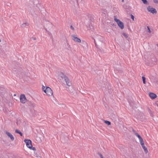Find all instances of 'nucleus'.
<instances>
[{
    "label": "nucleus",
    "instance_id": "1",
    "mask_svg": "<svg viewBox=\"0 0 158 158\" xmlns=\"http://www.w3.org/2000/svg\"><path fill=\"white\" fill-rule=\"evenodd\" d=\"M42 88L43 90L47 95L51 96L53 95V93L52 90L50 87H48L45 88V87L43 85Z\"/></svg>",
    "mask_w": 158,
    "mask_h": 158
},
{
    "label": "nucleus",
    "instance_id": "2",
    "mask_svg": "<svg viewBox=\"0 0 158 158\" xmlns=\"http://www.w3.org/2000/svg\"><path fill=\"white\" fill-rule=\"evenodd\" d=\"M59 76L62 79H64L66 85L68 86H70L71 85V83H70L68 77L62 72H61L59 74Z\"/></svg>",
    "mask_w": 158,
    "mask_h": 158
},
{
    "label": "nucleus",
    "instance_id": "3",
    "mask_svg": "<svg viewBox=\"0 0 158 158\" xmlns=\"http://www.w3.org/2000/svg\"><path fill=\"white\" fill-rule=\"evenodd\" d=\"M114 21L117 22L118 26L121 29H123L124 28V24L119 19L117 18H115Z\"/></svg>",
    "mask_w": 158,
    "mask_h": 158
},
{
    "label": "nucleus",
    "instance_id": "4",
    "mask_svg": "<svg viewBox=\"0 0 158 158\" xmlns=\"http://www.w3.org/2000/svg\"><path fill=\"white\" fill-rule=\"evenodd\" d=\"M26 100L27 99L25 95H21L20 96V101L22 103H25L26 102Z\"/></svg>",
    "mask_w": 158,
    "mask_h": 158
},
{
    "label": "nucleus",
    "instance_id": "5",
    "mask_svg": "<svg viewBox=\"0 0 158 158\" xmlns=\"http://www.w3.org/2000/svg\"><path fill=\"white\" fill-rule=\"evenodd\" d=\"M24 142L26 143L27 146L29 148L32 146L31 141L30 139H25Z\"/></svg>",
    "mask_w": 158,
    "mask_h": 158
},
{
    "label": "nucleus",
    "instance_id": "6",
    "mask_svg": "<svg viewBox=\"0 0 158 158\" xmlns=\"http://www.w3.org/2000/svg\"><path fill=\"white\" fill-rule=\"evenodd\" d=\"M147 10L149 12L152 14L156 13H157V11L155 8H151L150 6H149L148 7Z\"/></svg>",
    "mask_w": 158,
    "mask_h": 158
},
{
    "label": "nucleus",
    "instance_id": "7",
    "mask_svg": "<svg viewBox=\"0 0 158 158\" xmlns=\"http://www.w3.org/2000/svg\"><path fill=\"white\" fill-rule=\"evenodd\" d=\"M72 39L75 42L78 43L81 42V40L77 37L75 35H72Z\"/></svg>",
    "mask_w": 158,
    "mask_h": 158
},
{
    "label": "nucleus",
    "instance_id": "8",
    "mask_svg": "<svg viewBox=\"0 0 158 158\" xmlns=\"http://www.w3.org/2000/svg\"><path fill=\"white\" fill-rule=\"evenodd\" d=\"M5 133L6 135L10 138L12 141H13L14 139V138L13 135L10 132L8 131H6Z\"/></svg>",
    "mask_w": 158,
    "mask_h": 158
},
{
    "label": "nucleus",
    "instance_id": "9",
    "mask_svg": "<svg viewBox=\"0 0 158 158\" xmlns=\"http://www.w3.org/2000/svg\"><path fill=\"white\" fill-rule=\"evenodd\" d=\"M149 95L151 99H153L157 97L156 94L153 93H150Z\"/></svg>",
    "mask_w": 158,
    "mask_h": 158
},
{
    "label": "nucleus",
    "instance_id": "10",
    "mask_svg": "<svg viewBox=\"0 0 158 158\" xmlns=\"http://www.w3.org/2000/svg\"><path fill=\"white\" fill-rule=\"evenodd\" d=\"M53 25L51 23L48 22L46 23V27L49 30H50V29L53 27Z\"/></svg>",
    "mask_w": 158,
    "mask_h": 158
},
{
    "label": "nucleus",
    "instance_id": "11",
    "mask_svg": "<svg viewBox=\"0 0 158 158\" xmlns=\"http://www.w3.org/2000/svg\"><path fill=\"white\" fill-rule=\"evenodd\" d=\"M5 89L2 87H0V95H3L5 93Z\"/></svg>",
    "mask_w": 158,
    "mask_h": 158
},
{
    "label": "nucleus",
    "instance_id": "12",
    "mask_svg": "<svg viewBox=\"0 0 158 158\" xmlns=\"http://www.w3.org/2000/svg\"><path fill=\"white\" fill-rule=\"evenodd\" d=\"M148 112H149L150 116L153 117L154 116V113L153 112L151 111L149 109H148Z\"/></svg>",
    "mask_w": 158,
    "mask_h": 158
},
{
    "label": "nucleus",
    "instance_id": "13",
    "mask_svg": "<svg viewBox=\"0 0 158 158\" xmlns=\"http://www.w3.org/2000/svg\"><path fill=\"white\" fill-rule=\"evenodd\" d=\"M15 132L16 133H18V134H19L20 135V136H23V133L21 132H20V131H19V130H18V129H16L15 130Z\"/></svg>",
    "mask_w": 158,
    "mask_h": 158
},
{
    "label": "nucleus",
    "instance_id": "14",
    "mask_svg": "<svg viewBox=\"0 0 158 158\" xmlns=\"http://www.w3.org/2000/svg\"><path fill=\"white\" fill-rule=\"evenodd\" d=\"M142 148L144 149L145 153L147 154L148 152L147 148L145 146L143 147Z\"/></svg>",
    "mask_w": 158,
    "mask_h": 158
},
{
    "label": "nucleus",
    "instance_id": "15",
    "mask_svg": "<svg viewBox=\"0 0 158 158\" xmlns=\"http://www.w3.org/2000/svg\"><path fill=\"white\" fill-rule=\"evenodd\" d=\"M29 25V24L28 23H26L22 24L21 25V27H25L26 26H28Z\"/></svg>",
    "mask_w": 158,
    "mask_h": 158
},
{
    "label": "nucleus",
    "instance_id": "16",
    "mask_svg": "<svg viewBox=\"0 0 158 158\" xmlns=\"http://www.w3.org/2000/svg\"><path fill=\"white\" fill-rule=\"evenodd\" d=\"M81 44H82V46L84 47L86 45H87L86 43L84 41H82L81 42Z\"/></svg>",
    "mask_w": 158,
    "mask_h": 158
},
{
    "label": "nucleus",
    "instance_id": "17",
    "mask_svg": "<svg viewBox=\"0 0 158 158\" xmlns=\"http://www.w3.org/2000/svg\"><path fill=\"white\" fill-rule=\"evenodd\" d=\"M104 122L106 124L108 125H110L111 124V123L110 122L108 121H107V120H105L104 121Z\"/></svg>",
    "mask_w": 158,
    "mask_h": 158
},
{
    "label": "nucleus",
    "instance_id": "18",
    "mask_svg": "<svg viewBox=\"0 0 158 158\" xmlns=\"http://www.w3.org/2000/svg\"><path fill=\"white\" fill-rule=\"evenodd\" d=\"M142 79L143 80V83L144 84H145L146 83V81H145L146 78H145V77L144 76H143L142 77Z\"/></svg>",
    "mask_w": 158,
    "mask_h": 158
},
{
    "label": "nucleus",
    "instance_id": "19",
    "mask_svg": "<svg viewBox=\"0 0 158 158\" xmlns=\"http://www.w3.org/2000/svg\"><path fill=\"white\" fill-rule=\"evenodd\" d=\"M135 135L138 137L139 139L142 138L141 136L138 133H135Z\"/></svg>",
    "mask_w": 158,
    "mask_h": 158
},
{
    "label": "nucleus",
    "instance_id": "20",
    "mask_svg": "<svg viewBox=\"0 0 158 158\" xmlns=\"http://www.w3.org/2000/svg\"><path fill=\"white\" fill-rule=\"evenodd\" d=\"M29 148L34 151H35L36 150L35 147H32V145Z\"/></svg>",
    "mask_w": 158,
    "mask_h": 158
},
{
    "label": "nucleus",
    "instance_id": "21",
    "mask_svg": "<svg viewBox=\"0 0 158 158\" xmlns=\"http://www.w3.org/2000/svg\"><path fill=\"white\" fill-rule=\"evenodd\" d=\"M139 142H140V144L144 143L143 139L142 138L141 139H139Z\"/></svg>",
    "mask_w": 158,
    "mask_h": 158
},
{
    "label": "nucleus",
    "instance_id": "22",
    "mask_svg": "<svg viewBox=\"0 0 158 158\" xmlns=\"http://www.w3.org/2000/svg\"><path fill=\"white\" fill-rule=\"evenodd\" d=\"M123 35L126 38H127L128 37L126 33H123Z\"/></svg>",
    "mask_w": 158,
    "mask_h": 158
},
{
    "label": "nucleus",
    "instance_id": "23",
    "mask_svg": "<svg viewBox=\"0 0 158 158\" xmlns=\"http://www.w3.org/2000/svg\"><path fill=\"white\" fill-rule=\"evenodd\" d=\"M98 154L99 155L101 158H103V156L101 154L98 153Z\"/></svg>",
    "mask_w": 158,
    "mask_h": 158
},
{
    "label": "nucleus",
    "instance_id": "24",
    "mask_svg": "<svg viewBox=\"0 0 158 158\" xmlns=\"http://www.w3.org/2000/svg\"><path fill=\"white\" fill-rule=\"evenodd\" d=\"M131 18L133 20H134V16L132 15L131 14Z\"/></svg>",
    "mask_w": 158,
    "mask_h": 158
},
{
    "label": "nucleus",
    "instance_id": "25",
    "mask_svg": "<svg viewBox=\"0 0 158 158\" xmlns=\"http://www.w3.org/2000/svg\"><path fill=\"white\" fill-rule=\"evenodd\" d=\"M147 29H148V32L149 33H150L151 31L150 30V29L149 27H147Z\"/></svg>",
    "mask_w": 158,
    "mask_h": 158
},
{
    "label": "nucleus",
    "instance_id": "26",
    "mask_svg": "<svg viewBox=\"0 0 158 158\" xmlns=\"http://www.w3.org/2000/svg\"><path fill=\"white\" fill-rule=\"evenodd\" d=\"M153 2L155 3L158 4V0H153Z\"/></svg>",
    "mask_w": 158,
    "mask_h": 158
},
{
    "label": "nucleus",
    "instance_id": "27",
    "mask_svg": "<svg viewBox=\"0 0 158 158\" xmlns=\"http://www.w3.org/2000/svg\"><path fill=\"white\" fill-rule=\"evenodd\" d=\"M70 28L73 30H74V28L73 27V26L71 25L70 26Z\"/></svg>",
    "mask_w": 158,
    "mask_h": 158
},
{
    "label": "nucleus",
    "instance_id": "28",
    "mask_svg": "<svg viewBox=\"0 0 158 158\" xmlns=\"http://www.w3.org/2000/svg\"><path fill=\"white\" fill-rule=\"evenodd\" d=\"M132 131H133V132L135 134V133H137L136 132V131L134 129H132Z\"/></svg>",
    "mask_w": 158,
    "mask_h": 158
},
{
    "label": "nucleus",
    "instance_id": "29",
    "mask_svg": "<svg viewBox=\"0 0 158 158\" xmlns=\"http://www.w3.org/2000/svg\"><path fill=\"white\" fill-rule=\"evenodd\" d=\"M11 3L8 2V3H7V5L8 6H10L11 5Z\"/></svg>",
    "mask_w": 158,
    "mask_h": 158
},
{
    "label": "nucleus",
    "instance_id": "30",
    "mask_svg": "<svg viewBox=\"0 0 158 158\" xmlns=\"http://www.w3.org/2000/svg\"><path fill=\"white\" fill-rule=\"evenodd\" d=\"M141 145L142 147H143V146H145L144 143L141 144Z\"/></svg>",
    "mask_w": 158,
    "mask_h": 158
},
{
    "label": "nucleus",
    "instance_id": "31",
    "mask_svg": "<svg viewBox=\"0 0 158 158\" xmlns=\"http://www.w3.org/2000/svg\"><path fill=\"white\" fill-rule=\"evenodd\" d=\"M45 30L47 32H48V31L47 29L45 27V28H44Z\"/></svg>",
    "mask_w": 158,
    "mask_h": 158
},
{
    "label": "nucleus",
    "instance_id": "32",
    "mask_svg": "<svg viewBox=\"0 0 158 158\" xmlns=\"http://www.w3.org/2000/svg\"><path fill=\"white\" fill-rule=\"evenodd\" d=\"M47 33H48V34L49 35H51V33L50 32H49V31Z\"/></svg>",
    "mask_w": 158,
    "mask_h": 158
},
{
    "label": "nucleus",
    "instance_id": "33",
    "mask_svg": "<svg viewBox=\"0 0 158 158\" xmlns=\"http://www.w3.org/2000/svg\"><path fill=\"white\" fill-rule=\"evenodd\" d=\"M16 96V94H14V96Z\"/></svg>",
    "mask_w": 158,
    "mask_h": 158
},
{
    "label": "nucleus",
    "instance_id": "34",
    "mask_svg": "<svg viewBox=\"0 0 158 158\" xmlns=\"http://www.w3.org/2000/svg\"><path fill=\"white\" fill-rule=\"evenodd\" d=\"M124 0H122V2H124Z\"/></svg>",
    "mask_w": 158,
    "mask_h": 158
},
{
    "label": "nucleus",
    "instance_id": "35",
    "mask_svg": "<svg viewBox=\"0 0 158 158\" xmlns=\"http://www.w3.org/2000/svg\"><path fill=\"white\" fill-rule=\"evenodd\" d=\"M94 42H95V44L96 45V43H95V40H94Z\"/></svg>",
    "mask_w": 158,
    "mask_h": 158
},
{
    "label": "nucleus",
    "instance_id": "36",
    "mask_svg": "<svg viewBox=\"0 0 158 158\" xmlns=\"http://www.w3.org/2000/svg\"><path fill=\"white\" fill-rule=\"evenodd\" d=\"M35 39H35V38H34V40H35Z\"/></svg>",
    "mask_w": 158,
    "mask_h": 158
},
{
    "label": "nucleus",
    "instance_id": "37",
    "mask_svg": "<svg viewBox=\"0 0 158 158\" xmlns=\"http://www.w3.org/2000/svg\"><path fill=\"white\" fill-rule=\"evenodd\" d=\"M157 46L158 47V44H157Z\"/></svg>",
    "mask_w": 158,
    "mask_h": 158
},
{
    "label": "nucleus",
    "instance_id": "38",
    "mask_svg": "<svg viewBox=\"0 0 158 158\" xmlns=\"http://www.w3.org/2000/svg\"><path fill=\"white\" fill-rule=\"evenodd\" d=\"M157 106H158V104L157 105Z\"/></svg>",
    "mask_w": 158,
    "mask_h": 158
}]
</instances>
